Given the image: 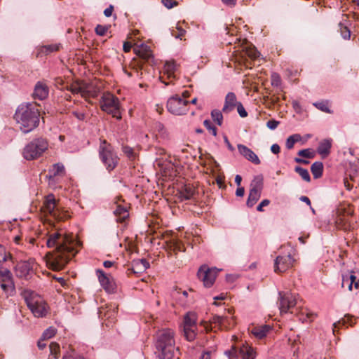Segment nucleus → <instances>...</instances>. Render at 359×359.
Returning a JSON list of instances; mask_svg holds the SVG:
<instances>
[{
  "label": "nucleus",
  "mask_w": 359,
  "mask_h": 359,
  "mask_svg": "<svg viewBox=\"0 0 359 359\" xmlns=\"http://www.w3.org/2000/svg\"><path fill=\"white\" fill-rule=\"evenodd\" d=\"M79 244L72 236L54 232L49 234L46 241L48 248H55L53 252H48L47 263L55 271L62 269L68 262L74 257L78 251L75 250L74 245Z\"/></svg>",
  "instance_id": "obj_1"
},
{
  "label": "nucleus",
  "mask_w": 359,
  "mask_h": 359,
  "mask_svg": "<svg viewBox=\"0 0 359 359\" xmlns=\"http://www.w3.org/2000/svg\"><path fill=\"white\" fill-rule=\"evenodd\" d=\"M39 109L34 102H23L16 109L13 118L23 133H28L39 124Z\"/></svg>",
  "instance_id": "obj_2"
},
{
  "label": "nucleus",
  "mask_w": 359,
  "mask_h": 359,
  "mask_svg": "<svg viewBox=\"0 0 359 359\" xmlns=\"http://www.w3.org/2000/svg\"><path fill=\"white\" fill-rule=\"evenodd\" d=\"M154 345L159 359H172L175 351V332L170 329H162L156 332Z\"/></svg>",
  "instance_id": "obj_3"
},
{
  "label": "nucleus",
  "mask_w": 359,
  "mask_h": 359,
  "mask_svg": "<svg viewBox=\"0 0 359 359\" xmlns=\"http://www.w3.org/2000/svg\"><path fill=\"white\" fill-rule=\"evenodd\" d=\"M24 298L27 307L36 318H43L48 311V306L44 299L34 292L26 290Z\"/></svg>",
  "instance_id": "obj_4"
},
{
  "label": "nucleus",
  "mask_w": 359,
  "mask_h": 359,
  "mask_svg": "<svg viewBox=\"0 0 359 359\" xmlns=\"http://www.w3.org/2000/svg\"><path fill=\"white\" fill-rule=\"evenodd\" d=\"M99 157L108 171H111L118 165L119 158L112 145L102 140L99 147Z\"/></svg>",
  "instance_id": "obj_5"
},
{
  "label": "nucleus",
  "mask_w": 359,
  "mask_h": 359,
  "mask_svg": "<svg viewBox=\"0 0 359 359\" xmlns=\"http://www.w3.org/2000/svg\"><path fill=\"white\" fill-rule=\"evenodd\" d=\"M48 148V142L45 138H36L25 147L22 156L27 161L34 160L41 156Z\"/></svg>",
  "instance_id": "obj_6"
},
{
  "label": "nucleus",
  "mask_w": 359,
  "mask_h": 359,
  "mask_svg": "<svg viewBox=\"0 0 359 359\" xmlns=\"http://www.w3.org/2000/svg\"><path fill=\"white\" fill-rule=\"evenodd\" d=\"M100 107L102 111L111 114L116 119L121 118L119 110L120 102L118 97L110 93H104L101 97Z\"/></svg>",
  "instance_id": "obj_7"
},
{
  "label": "nucleus",
  "mask_w": 359,
  "mask_h": 359,
  "mask_svg": "<svg viewBox=\"0 0 359 359\" xmlns=\"http://www.w3.org/2000/svg\"><path fill=\"white\" fill-rule=\"evenodd\" d=\"M262 189L263 177L262 175H257L254 177L250 184V189L246 202L248 207H253V205L258 201L261 197Z\"/></svg>",
  "instance_id": "obj_8"
},
{
  "label": "nucleus",
  "mask_w": 359,
  "mask_h": 359,
  "mask_svg": "<svg viewBox=\"0 0 359 359\" xmlns=\"http://www.w3.org/2000/svg\"><path fill=\"white\" fill-rule=\"evenodd\" d=\"M189 101L181 98L178 95L170 97L167 102V109L172 114L182 115L188 111Z\"/></svg>",
  "instance_id": "obj_9"
},
{
  "label": "nucleus",
  "mask_w": 359,
  "mask_h": 359,
  "mask_svg": "<svg viewBox=\"0 0 359 359\" xmlns=\"http://www.w3.org/2000/svg\"><path fill=\"white\" fill-rule=\"evenodd\" d=\"M219 270L217 268H209L203 265L198 271L197 276L206 287H210L214 284Z\"/></svg>",
  "instance_id": "obj_10"
},
{
  "label": "nucleus",
  "mask_w": 359,
  "mask_h": 359,
  "mask_svg": "<svg viewBox=\"0 0 359 359\" xmlns=\"http://www.w3.org/2000/svg\"><path fill=\"white\" fill-rule=\"evenodd\" d=\"M279 309L280 313H286L297 304L295 295L290 292H279Z\"/></svg>",
  "instance_id": "obj_11"
},
{
  "label": "nucleus",
  "mask_w": 359,
  "mask_h": 359,
  "mask_svg": "<svg viewBox=\"0 0 359 359\" xmlns=\"http://www.w3.org/2000/svg\"><path fill=\"white\" fill-rule=\"evenodd\" d=\"M294 258L290 254L278 256L274 262V271L276 273H283L292 266Z\"/></svg>",
  "instance_id": "obj_12"
},
{
  "label": "nucleus",
  "mask_w": 359,
  "mask_h": 359,
  "mask_svg": "<svg viewBox=\"0 0 359 359\" xmlns=\"http://www.w3.org/2000/svg\"><path fill=\"white\" fill-rule=\"evenodd\" d=\"M34 262L31 260L20 261L15 267L17 276L27 278L33 271Z\"/></svg>",
  "instance_id": "obj_13"
},
{
  "label": "nucleus",
  "mask_w": 359,
  "mask_h": 359,
  "mask_svg": "<svg viewBox=\"0 0 359 359\" xmlns=\"http://www.w3.org/2000/svg\"><path fill=\"white\" fill-rule=\"evenodd\" d=\"M198 191L192 184H185L178 189V194L182 200L195 199Z\"/></svg>",
  "instance_id": "obj_14"
},
{
  "label": "nucleus",
  "mask_w": 359,
  "mask_h": 359,
  "mask_svg": "<svg viewBox=\"0 0 359 359\" xmlns=\"http://www.w3.org/2000/svg\"><path fill=\"white\" fill-rule=\"evenodd\" d=\"M59 208L55 196L53 194L48 195L43 204L42 209L44 212L50 215L51 216H54L55 213Z\"/></svg>",
  "instance_id": "obj_15"
},
{
  "label": "nucleus",
  "mask_w": 359,
  "mask_h": 359,
  "mask_svg": "<svg viewBox=\"0 0 359 359\" xmlns=\"http://www.w3.org/2000/svg\"><path fill=\"white\" fill-rule=\"evenodd\" d=\"M150 264L145 259H135L132 262V267L128 269V274H140L149 269Z\"/></svg>",
  "instance_id": "obj_16"
},
{
  "label": "nucleus",
  "mask_w": 359,
  "mask_h": 359,
  "mask_svg": "<svg viewBox=\"0 0 359 359\" xmlns=\"http://www.w3.org/2000/svg\"><path fill=\"white\" fill-rule=\"evenodd\" d=\"M48 93L49 88L48 86L42 81H38L34 86L32 96L34 99L43 100L48 97Z\"/></svg>",
  "instance_id": "obj_17"
},
{
  "label": "nucleus",
  "mask_w": 359,
  "mask_h": 359,
  "mask_svg": "<svg viewBox=\"0 0 359 359\" xmlns=\"http://www.w3.org/2000/svg\"><path fill=\"white\" fill-rule=\"evenodd\" d=\"M237 147H238L239 153L243 156H244L246 159L251 161L252 163H253L255 165L260 164L259 158H258L257 154L252 150L249 149L245 145H243L241 144H238Z\"/></svg>",
  "instance_id": "obj_18"
},
{
  "label": "nucleus",
  "mask_w": 359,
  "mask_h": 359,
  "mask_svg": "<svg viewBox=\"0 0 359 359\" xmlns=\"http://www.w3.org/2000/svg\"><path fill=\"white\" fill-rule=\"evenodd\" d=\"M135 54L145 62H150L153 60V54L150 47L141 44L140 46L134 48Z\"/></svg>",
  "instance_id": "obj_19"
},
{
  "label": "nucleus",
  "mask_w": 359,
  "mask_h": 359,
  "mask_svg": "<svg viewBox=\"0 0 359 359\" xmlns=\"http://www.w3.org/2000/svg\"><path fill=\"white\" fill-rule=\"evenodd\" d=\"M99 317L104 320L107 326H109L114 323L116 318V311L115 309H100L98 311Z\"/></svg>",
  "instance_id": "obj_20"
},
{
  "label": "nucleus",
  "mask_w": 359,
  "mask_h": 359,
  "mask_svg": "<svg viewBox=\"0 0 359 359\" xmlns=\"http://www.w3.org/2000/svg\"><path fill=\"white\" fill-rule=\"evenodd\" d=\"M239 354L242 359H255L257 356L255 349L247 343L239 348Z\"/></svg>",
  "instance_id": "obj_21"
},
{
  "label": "nucleus",
  "mask_w": 359,
  "mask_h": 359,
  "mask_svg": "<svg viewBox=\"0 0 359 359\" xmlns=\"http://www.w3.org/2000/svg\"><path fill=\"white\" fill-rule=\"evenodd\" d=\"M236 96L234 93L229 92L227 93L225 97V102L222 108L224 113H229L233 111L235 107L237 105Z\"/></svg>",
  "instance_id": "obj_22"
},
{
  "label": "nucleus",
  "mask_w": 359,
  "mask_h": 359,
  "mask_svg": "<svg viewBox=\"0 0 359 359\" xmlns=\"http://www.w3.org/2000/svg\"><path fill=\"white\" fill-rule=\"evenodd\" d=\"M65 175V168L62 163L53 164L48 170V177L49 180H53L57 176H64Z\"/></svg>",
  "instance_id": "obj_23"
},
{
  "label": "nucleus",
  "mask_w": 359,
  "mask_h": 359,
  "mask_svg": "<svg viewBox=\"0 0 359 359\" xmlns=\"http://www.w3.org/2000/svg\"><path fill=\"white\" fill-rule=\"evenodd\" d=\"M96 273L100 285L105 290L111 291L114 290L112 283L102 269L96 270Z\"/></svg>",
  "instance_id": "obj_24"
},
{
  "label": "nucleus",
  "mask_w": 359,
  "mask_h": 359,
  "mask_svg": "<svg viewBox=\"0 0 359 359\" xmlns=\"http://www.w3.org/2000/svg\"><path fill=\"white\" fill-rule=\"evenodd\" d=\"M210 323L215 324V326H218L219 328H226V323H229V317L226 315L215 314L210 319Z\"/></svg>",
  "instance_id": "obj_25"
},
{
  "label": "nucleus",
  "mask_w": 359,
  "mask_h": 359,
  "mask_svg": "<svg viewBox=\"0 0 359 359\" xmlns=\"http://www.w3.org/2000/svg\"><path fill=\"white\" fill-rule=\"evenodd\" d=\"M331 147V140H323L320 142L317 149V151L320 155L322 156L323 158H325L330 154Z\"/></svg>",
  "instance_id": "obj_26"
},
{
  "label": "nucleus",
  "mask_w": 359,
  "mask_h": 359,
  "mask_svg": "<svg viewBox=\"0 0 359 359\" xmlns=\"http://www.w3.org/2000/svg\"><path fill=\"white\" fill-rule=\"evenodd\" d=\"M182 332L184 338L187 341H193L197 335L198 327L194 326V327H192V326H182Z\"/></svg>",
  "instance_id": "obj_27"
},
{
  "label": "nucleus",
  "mask_w": 359,
  "mask_h": 359,
  "mask_svg": "<svg viewBox=\"0 0 359 359\" xmlns=\"http://www.w3.org/2000/svg\"><path fill=\"white\" fill-rule=\"evenodd\" d=\"M270 330L271 327L269 325H265L262 326L255 327L252 330L251 332L255 337L261 339L266 336Z\"/></svg>",
  "instance_id": "obj_28"
},
{
  "label": "nucleus",
  "mask_w": 359,
  "mask_h": 359,
  "mask_svg": "<svg viewBox=\"0 0 359 359\" xmlns=\"http://www.w3.org/2000/svg\"><path fill=\"white\" fill-rule=\"evenodd\" d=\"M114 215L117 217V221L122 222L129 216L127 207L118 205L114 211Z\"/></svg>",
  "instance_id": "obj_29"
},
{
  "label": "nucleus",
  "mask_w": 359,
  "mask_h": 359,
  "mask_svg": "<svg viewBox=\"0 0 359 359\" xmlns=\"http://www.w3.org/2000/svg\"><path fill=\"white\" fill-rule=\"evenodd\" d=\"M0 286L4 292L5 293L6 297L8 298L9 296H13L15 292V284L13 281L11 282H1Z\"/></svg>",
  "instance_id": "obj_30"
},
{
  "label": "nucleus",
  "mask_w": 359,
  "mask_h": 359,
  "mask_svg": "<svg viewBox=\"0 0 359 359\" xmlns=\"http://www.w3.org/2000/svg\"><path fill=\"white\" fill-rule=\"evenodd\" d=\"M311 171L315 179L322 177L323 172V164L320 161L314 162L311 166Z\"/></svg>",
  "instance_id": "obj_31"
},
{
  "label": "nucleus",
  "mask_w": 359,
  "mask_h": 359,
  "mask_svg": "<svg viewBox=\"0 0 359 359\" xmlns=\"http://www.w3.org/2000/svg\"><path fill=\"white\" fill-rule=\"evenodd\" d=\"M196 321V314L193 312H189L184 316L182 326H192V327H194V326H197Z\"/></svg>",
  "instance_id": "obj_32"
},
{
  "label": "nucleus",
  "mask_w": 359,
  "mask_h": 359,
  "mask_svg": "<svg viewBox=\"0 0 359 359\" xmlns=\"http://www.w3.org/2000/svg\"><path fill=\"white\" fill-rule=\"evenodd\" d=\"M356 279V277L353 274L351 275H343L342 276V281H341V287H348L349 291L352 290L353 285Z\"/></svg>",
  "instance_id": "obj_33"
},
{
  "label": "nucleus",
  "mask_w": 359,
  "mask_h": 359,
  "mask_svg": "<svg viewBox=\"0 0 359 359\" xmlns=\"http://www.w3.org/2000/svg\"><path fill=\"white\" fill-rule=\"evenodd\" d=\"M13 281V275L10 270L0 266V283Z\"/></svg>",
  "instance_id": "obj_34"
},
{
  "label": "nucleus",
  "mask_w": 359,
  "mask_h": 359,
  "mask_svg": "<svg viewBox=\"0 0 359 359\" xmlns=\"http://www.w3.org/2000/svg\"><path fill=\"white\" fill-rule=\"evenodd\" d=\"M69 90L73 94H79L80 93L82 97H86L88 94V90H86V87L84 86H81L79 84H73L70 86Z\"/></svg>",
  "instance_id": "obj_35"
},
{
  "label": "nucleus",
  "mask_w": 359,
  "mask_h": 359,
  "mask_svg": "<svg viewBox=\"0 0 359 359\" xmlns=\"http://www.w3.org/2000/svg\"><path fill=\"white\" fill-rule=\"evenodd\" d=\"M336 224L339 228L346 231L349 229L351 227V224L345 216H339L336 219Z\"/></svg>",
  "instance_id": "obj_36"
},
{
  "label": "nucleus",
  "mask_w": 359,
  "mask_h": 359,
  "mask_svg": "<svg viewBox=\"0 0 359 359\" xmlns=\"http://www.w3.org/2000/svg\"><path fill=\"white\" fill-rule=\"evenodd\" d=\"M53 217L58 221H65L70 217V215L68 211L59 208Z\"/></svg>",
  "instance_id": "obj_37"
},
{
  "label": "nucleus",
  "mask_w": 359,
  "mask_h": 359,
  "mask_svg": "<svg viewBox=\"0 0 359 359\" xmlns=\"http://www.w3.org/2000/svg\"><path fill=\"white\" fill-rule=\"evenodd\" d=\"M245 54L252 60H256L259 57V52L254 46L246 47L244 50Z\"/></svg>",
  "instance_id": "obj_38"
},
{
  "label": "nucleus",
  "mask_w": 359,
  "mask_h": 359,
  "mask_svg": "<svg viewBox=\"0 0 359 359\" xmlns=\"http://www.w3.org/2000/svg\"><path fill=\"white\" fill-rule=\"evenodd\" d=\"M59 49H60V46L57 44L46 45V46L41 47V48L39 50V53L48 55L50 53L57 51Z\"/></svg>",
  "instance_id": "obj_39"
},
{
  "label": "nucleus",
  "mask_w": 359,
  "mask_h": 359,
  "mask_svg": "<svg viewBox=\"0 0 359 359\" xmlns=\"http://www.w3.org/2000/svg\"><path fill=\"white\" fill-rule=\"evenodd\" d=\"M294 171L297 172L304 181L307 182H309L311 181L309 172L306 169L303 168L300 166H296L294 168Z\"/></svg>",
  "instance_id": "obj_40"
},
{
  "label": "nucleus",
  "mask_w": 359,
  "mask_h": 359,
  "mask_svg": "<svg viewBox=\"0 0 359 359\" xmlns=\"http://www.w3.org/2000/svg\"><path fill=\"white\" fill-rule=\"evenodd\" d=\"M211 117L214 122L218 126H222L223 121V116L221 111L218 109H214L211 111Z\"/></svg>",
  "instance_id": "obj_41"
},
{
  "label": "nucleus",
  "mask_w": 359,
  "mask_h": 359,
  "mask_svg": "<svg viewBox=\"0 0 359 359\" xmlns=\"http://www.w3.org/2000/svg\"><path fill=\"white\" fill-rule=\"evenodd\" d=\"M224 354L229 359H238L240 357L239 348H236L235 346H232L231 349L224 352Z\"/></svg>",
  "instance_id": "obj_42"
},
{
  "label": "nucleus",
  "mask_w": 359,
  "mask_h": 359,
  "mask_svg": "<svg viewBox=\"0 0 359 359\" xmlns=\"http://www.w3.org/2000/svg\"><path fill=\"white\" fill-rule=\"evenodd\" d=\"M121 149L123 153L128 158L129 160L132 161L135 158V153L132 147L128 145H123Z\"/></svg>",
  "instance_id": "obj_43"
},
{
  "label": "nucleus",
  "mask_w": 359,
  "mask_h": 359,
  "mask_svg": "<svg viewBox=\"0 0 359 359\" xmlns=\"http://www.w3.org/2000/svg\"><path fill=\"white\" fill-rule=\"evenodd\" d=\"M62 359H84V358L71 349L63 355Z\"/></svg>",
  "instance_id": "obj_44"
},
{
  "label": "nucleus",
  "mask_w": 359,
  "mask_h": 359,
  "mask_svg": "<svg viewBox=\"0 0 359 359\" xmlns=\"http://www.w3.org/2000/svg\"><path fill=\"white\" fill-rule=\"evenodd\" d=\"M298 155L306 158H313L315 156V152L312 149H305L299 151Z\"/></svg>",
  "instance_id": "obj_45"
},
{
  "label": "nucleus",
  "mask_w": 359,
  "mask_h": 359,
  "mask_svg": "<svg viewBox=\"0 0 359 359\" xmlns=\"http://www.w3.org/2000/svg\"><path fill=\"white\" fill-rule=\"evenodd\" d=\"M55 334L56 330L53 327H50L43 332L41 337L42 339H48L54 337Z\"/></svg>",
  "instance_id": "obj_46"
},
{
  "label": "nucleus",
  "mask_w": 359,
  "mask_h": 359,
  "mask_svg": "<svg viewBox=\"0 0 359 359\" xmlns=\"http://www.w3.org/2000/svg\"><path fill=\"white\" fill-rule=\"evenodd\" d=\"M339 26L340 27V32L343 39L346 40L349 39L351 37L350 29L346 26L344 25L341 22L339 24Z\"/></svg>",
  "instance_id": "obj_47"
},
{
  "label": "nucleus",
  "mask_w": 359,
  "mask_h": 359,
  "mask_svg": "<svg viewBox=\"0 0 359 359\" xmlns=\"http://www.w3.org/2000/svg\"><path fill=\"white\" fill-rule=\"evenodd\" d=\"M8 259H11L10 253H7L4 245L0 244V263L6 262Z\"/></svg>",
  "instance_id": "obj_48"
},
{
  "label": "nucleus",
  "mask_w": 359,
  "mask_h": 359,
  "mask_svg": "<svg viewBox=\"0 0 359 359\" xmlns=\"http://www.w3.org/2000/svg\"><path fill=\"white\" fill-rule=\"evenodd\" d=\"M110 26H105L102 25H97L95 28V32L96 34L99 36H104L107 31L109 30Z\"/></svg>",
  "instance_id": "obj_49"
},
{
  "label": "nucleus",
  "mask_w": 359,
  "mask_h": 359,
  "mask_svg": "<svg viewBox=\"0 0 359 359\" xmlns=\"http://www.w3.org/2000/svg\"><path fill=\"white\" fill-rule=\"evenodd\" d=\"M49 348H50V354L54 356L55 359H57L58 358L57 355H58L59 350H60L59 344L55 342H52L50 344Z\"/></svg>",
  "instance_id": "obj_50"
},
{
  "label": "nucleus",
  "mask_w": 359,
  "mask_h": 359,
  "mask_svg": "<svg viewBox=\"0 0 359 359\" xmlns=\"http://www.w3.org/2000/svg\"><path fill=\"white\" fill-rule=\"evenodd\" d=\"M313 105L320 111L326 113H331L327 102H318L313 104Z\"/></svg>",
  "instance_id": "obj_51"
},
{
  "label": "nucleus",
  "mask_w": 359,
  "mask_h": 359,
  "mask_svg": "<svg viewBox=\"0 0 359 359\" xmlns=\"http://www.w3.org/2000/svg\"><path fill=\"white\" fill-rule=\"evenodd\" d=\"M204 126L214 136L217 135V128L213 126L210 120H205L203 121Z\"/></svg>",
  "instance_id": "obj_52"
},
{
  "label": "nucleus",
  "mask_w": 359,
  "mask_h": 359,
  "mask_svg": "<svg viewBox=\"0 0 359 359\" xmlns=\"http://www.w3.org/2000/svg\"><path fill=\"white\" fill-rule=\"evenodd\" d=\"M271 85L275 87H278L281 84V79L278 73H273L271 76Z\"/></svg>",
  "instance_id": "obj_53"
},
{
  "label": "nucleus",
  "mask_w": 359,
  "mask_h": 359,
  "mask_svg": "<svg viewBox=\"0 0 359 359\" xmlns=\"http://www.w3.org/2000/svg\"><path fill=\"white\" fill-rule=\"evenodd\" d=\"M349 320H351V319H350L349 317L345 316L344 318H342L341 320H339V321L334 323V329L339 328L341 325H345L346 323H348V321ZM333 332H334V330H333Z\"/></svg>",
  "instance_id": "obj_54"
},
{
  "label": "nucleus",
  "mask_w": 359,
  "mask_h": 359,
  "mask_svg": "<svg viewBox=\"0 0 359 359\" xmlns=\"http://www.w3.org/2000/svg\"><path fill=\"white\" fill-rule=\"evenodd\" d=\"M236 107H237V111L241 117L245 118L248 116L246 110L241 102H238Z\"/></svg>",
  "instance_id": "obj_55"
},
{
  "label": "nucleus",
  "mask_w": 359,
  "mask_h": 359,
  "mask_svg": "<svg viewBox=\"0 0 359 359\" xmlns=\"http://www.w3.org/2000/svg\"><path fill=\"white\" fill-rule=\"evenodd\" d=\"M186 31L181 27H177L176 31H172V35L177 38L182 39V37L184 35Z\"/></svg>",
  "instance_id": "obj_56"
},
{
  "label": "nucleus",
  "mask_w": 359,
  "mask_h": 359,
  "mask_svg": "<svg viewBox=\"0 0 359 359\" xmlns=\"http://www.w3.org/2000/svg\"><path fill=\"white\" fill-rule=\"evenodd\" d=\"M166 71L168 74L173 73L176 68V65L174 62H167L165 65Z\"/></svg>",
  "instance_id": "obj_57"
},
{
  "label": "nucleus",
  "mask_w": 359,
  "mask_h": 359,
  "mask_svg": "<svg viewBox=\"0 0 359 359\" xmlns=\"http://www.w3.org/2000/svg\"><path fill=\"white\" fill-rule=\"evenodd\" d=\"M161 2L167 8L169 9L177 5V2L172 0H161Z\"/></svg>",
  "instance_id": "obj_58"
},
{
  "label": "nucleus",
  "mask_w": 359,
  "mask_h": 359,
  "mask_svg": "<svg viewBox=\"0 0 359 359\" xmlns=\"http://www.w3.org/2000/svg\"><path fill=\"white\" fill-rule=\"evenodd\" d=\"M279 125V121L271 119L267 121L266 126L271 130H275Z\"/></svg>",
  "instance_id": "obj_59"
},
{
  "label": "nucleus",
  "mask_w": 359,
  "mask_h": 359,
  "mask_svg": "<svg viewBox=\"0 0 359 359\" xmlns=\"http://www.w3.org/2000/svg\"><path fill=\"white\" fill-rule=\"evenodd\" d=\"M270 204L269 199H264L257 207V210L259 212H263V207L267 206Z\"/></svg>",
  "instance_id": "obj_60"
},
{
  "label": "nucleus",
  "mask_w": 359,
  "mask_h": 359,
  "mask_svg": "<svg viewBox=\"0 0 359 359\" xmlns=\"http://www.w3.org/2000/svg\"><path fill=\"white\" fill-rule=\"evenodd\" d=\"M294 141L291 136H289L286 140V147L287 149H292L294 147Z\"/></svg>",
  "instance_id": "obj_61"
},
{
  "label": "nucleus",
  "mask_w": 359,
  "mask_h": 359,
  "mask_svg": "<svg viewBox=\"0 0 359 359\" xmlns=\"http://www.w3.org/2000/svg\"><path fill=\"white\" fill-rule=\"evenodd\" d=\"M172 247H173V250L175 251H179V252L184 251V250L182 249V244L179 241H174L173 244H172Z\"/></svg>",
  "instance_id": "obj_62"
},
{
  "label": "nucleus",
  "mask_w": 359,
  "mask_h": 359,
  "mask_svg": "<svg viewBox=\"0 0 359 359\" xmlns=\"http://www.w3.org/2000/svg\"><path fill=\"white\" fill-rule=\"evenodd\" d=\"M114 11V6L112 5H110L108 8H107L104 11V15L106 16V17H110L111 15H112V12Z\"/></svg>",
  "instance_id": "obj_63"
},
{
  "label": "nucleus",
  "mask_w": 359,
  "mask_h": 359,
  "mask_svg": "<svg viewBox=\"0 0 359 359\" xmlns=\"http://www.w3.org/2000/svg\"><path fill=\"white\" fill-rule=\"evenodd\" d=\"M271 151L272 153H273L274 154H278L280 153V146L278 144H272L271 147Z\"/></svg>",
  "instance_id": "obj_64"
}]
</instances>
